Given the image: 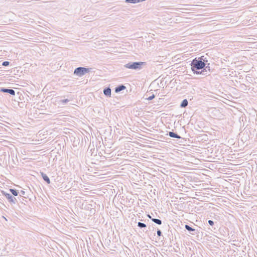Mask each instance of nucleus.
Segmentation results:
<instances>
[{"instance_id": "nucleus-20", "label": "nucleus", "mask_w": 257, "mask_h": 257, "mask_svg": "<svg viewBox=\"0 0 257 257\" xmlns=\"http://www.w3.org/2000/svg\"><path fill=\"white\" fill-rule=\"evenodd\" d=\"M155 95L154 94H153L151 96H149L147 99L148 100H152V99H153L155 98Z\"/></svg>"}, {"instance_id": "nucleus-5", "label": "nucleus", "mask_w": 257, "mask_h": 257, "mask_svg": "<svg viewBox=\"0 0 257 257\" xmlns=\"http://www.w3.org/2000/svg\"><path fill=\"white\" fill-rule=\"evenodd\" d=\"M207 60L205 58V66L202 69V71H200L201 74L204 76L209 75L211 72L210 67L209 66V63H207Z\"/></svg>"}, {"instance_id": "nucleus-24", "label": "nucleus", "mask_w": 257, "mask_h": 257, "mask_svg": "<svg viewBox=\"0 0 257 257\" xmlns=\"http://www.w3.org/2000/svg\"><path fill=\"white\" fill-rule=\"evenodd\" d=\"M147 216L152 220V219H153V218L152 217V216L150 215V214H148L147 215Z\"/></svg>"}, {"instance_id": "nucleus-17", "label": "nucleus", "mask_w": 257, "mask_h": 257, "mask_svg": "<svg viewBox=\"0 0 257 257\" xmlns=\"http://www.w3.org/2000/svg\"><path fill=\"white\" fill-rule=\"evenodd\" d=\"M125 2L131 4H137L139 3L138 0H125Z\"/></svg>"}, {"instance_id": "nucleus-21", "label": "nucleus", "mask_w": 257, "mask_h": 257, "mask_svg": "<svg viewBox=\"0 0 257 257\" xmlns=\"http://www.w3.org/2000/svg\"><path fill=\"white\" fill-rule=\"evenodd\" d=\"M208 224H209L210 226H213V225L214 224V221H212V220H209L208 221Z\"/></svg>"}, {"instance_id": "nucleus-9", "label": "nucleus", "mask_w": 257, "mask_h": 257, "mask_svg": "<svg viewBox=\"0 0 257 257\" xmlns=\"http://www.w3.org/2000/svg\"><path fill=\"white\" fill-rule=\"evenodd\" d=\"M103 94L106 97H110L111 96V89L109 87H105L103 89Z\"/></svg>"}, {"instance_id": "nucleus-6", "label": "nucleus", "mask_w": 257, "mask_h": 257, "mask_svg": "<svg viewBox=\"0 0 257 257\" xmlns=\"http://www.w3.org/2000/svg\"><path fill=\"white\" fill-rule=\"evenodd\" d=\"M185 228L186 230H187L190 232V233H191L192 235H196L198 233V231L197 230L190 227L188 224L185 225Z\"/></svg>"}, {"instance_id": "nucleus-16", "label": "nucleus", "mask_w": 257, "mask_h": 257, "mask_svg": "<svg viewBox=\"0 0 257 257\" xmlns=\"http://www.w3.org/2000/svg\"><path fill=\"white\" fill-rule=\"evenodd\" d=\"M138 226L139 227L141 228H142L146 227L147 225H146V224H145L144 223H142V222H139L138 223Z\"/></svg>"}, {"instance_id": "nucleus-15", "label": "nucleus", "mask_w": 257, "mask_h": 257, "mask_svg": "<svg viewBox=\"0 0 257 257\" xmlns=\"http://www.w3.org/2000/svg\"><path fill=\"white\" fill-rule=\"evenodd\" d=\"M152 220L154 223H155L158 225H161L162 224V221H161V220H160L159 219L153 218V219H152Z\"/></svg>"}, {"instance_id": "nucleus-23", "label": "nucleus", "mask_w": 257, "mask_h": 257, "mask_svg": "<svg viewBox=\"0 0 257 257\" xmlns=\"http://www.w3.org/2000/svg\"><path fill=\"white\" fill-rule=\"evenodd\" d=\"M25 195V191L24 190H21L20 192V196H24Z\"/></svg>"}, {"instance_id": "nucleus-12", "label": "nucleus", "mask_w": 257, "mask_h": 257, "mask_svg": "<svg viewBox=\"0 0 257 257\" xmlns=\"http://www.w3.org/2000/svg\"><path fill=\"white\" fill-rule=\"evenodd\" d=\"M167 135H168L169 137L171 138H176V139H180L181 137L179 136L177 133L173 132H169L167 134Z\"/></svg>"}, {"instance_id": "nucleus-2", "label": "nucleus", "mask_w": 257, "mask_h": 257, "mask_svg": "<svg viewBox=\"0 0 257 257\" xmlns=\"http://www.w3.org/2000/svg\"><path fill=\"white\" fill-rule=\"evenodd\" d=\"M145 62H129L124 65L125 68L133 69V70H141L143 68V66L146 65Z\"/></svg>"}, {"instance_id": "nucleus-4", "label": "nucleus", "mask_w": 257, "mask_h": 257, "mask_svg": "<svg viewBox=\"0 0 257 257\" xmlns=\"http://www.w3.org/2000/svg\"><path fill=\"white\" fill-rule=\"evenodd\" d=\"M2 193L11 204H15L17 203V200L16 198L13 196L11 194L7 193L4 191H2Z\"/></svg>"}, {"instance_id": "nucleus-1", "label": "nucleus", "mask_w": 257, "mask_h": 257, "mask_svg": "<svg viewBox=\"0 0 257 257\" xmlns=\"http://www.w3.org/2000/svg\"><path fill=\"white\" fill-rule=\"evenodd\" d=\"M191 69L194 74L197 75L201 74L200 71L205 66V58L204 56L199 58H195L191 61Z\"/></svg>"}, {"instance_id": "nucleus-10", "label": "nucleus", "mask_w": 257, "mask_h": 257, "mask_svg": "<svg viewBox=\"0 0 257 257\" xmlns=\"http://www.w3.org/2000/svg\"><path fill=\"white\" fill-rule=\"evenodd\" d=\"M125 88L126 87L124 85H119L115 88V92L116 93H118L121 91L124 90Z\"/></svg>"}, {"instance_id": "nucleus-22", "label": "nucleus", "mask_w": 257, "mask_h": 257, "mask_svg": "<svg viewBox=\"0 0 257 257\" xmlns=\"http://www.w3.org/2000/svg\"><path fill=\"white\" fill-rule=\"evenodd\" d=\"M157 235L159 236H160L162 235V232L161 231V230L158 229H157Z\"/></svg>"}, {"instance_id": "nucleus-19", "label": "nucleus", "mask_w": 257, "mask_h": 257, "mask_svg": "<svg viewBox=\"0 0 257 257\" xmlns=\"http://www.w3.org/2000/svg\"><path fill=\"white\" fill-rule=\"evenodd\" d=\"M9 64H10V62L7 61H4L2 63V66H7L9 65Z\"/></svg>"}, {"instance_id": "nucleus-18", "label": "nucleus", "mask_w": 257, "mask_h": 257, "mask_svg": "<svg viewBox=\"0 0 257 257\" xmlns=\"http://www.w3.org/2000/svg\"><path fill=\"white\" fill-rule=\"evenodd\" d=\"M69 101H70V100L68 99H62V100H60V102H61L62 104H65L66 103L68 102Z\"/></svg>"}, {"instance_id": "nucleus-7", "label": "nucleus", "mask_w": 257, "mask_h": 257, "mask_svg": "<svg viewBox=\"0 0 257 257\" xmlns=\"http://www.w3.org/2000/svg\"><path fill=\"white\" fill-rule=\"evenodd\" d=\"M0 91L4 92V93H9L12 95H15V91L14 89H9V88L3 87V88H1Z\"/></svg>"}, {"instance_id": "nucleus-3", "label": "nucleus", "mask_w": 257, "mask_h": 257, "mask_svg": "<svg viewBox=\"0 0 257 257\" xmlns=\"http://www.w3.org/2000/svg\"><path fill=\"white\" fill-rule=\"evenodd\" d=\"M91 70V68L79 67L75 69L74 71V74L77 76L81 77L85 74L89 73Z\"/></svg>"}, {"instance_id": "nucleus-13", "label": "nucleus", "mask_w": 257, "mask_h": 257, "mask_svg": "<svg viewBox=\"0 0 257 257\" xmlns=\"http://www.w3.org/2000/svg\"><path fill=\"white\" fill-rule=\"evenodd\" d=\"M188 104V101L187 99H184L183 100V101L181 102L180 104V107L182 108H184L186 107Z\"/></svg>"}, {"instance_id": "nucleus-11", "label": "nucleus", "mask_w": 257, "mask_h": 257, "mask_svg": "<svg viewBox=\"0 0 257 257\" xmlns=\"http://www.w3.org/2000/svg\"><path fill=\"white\" fill-rule=\"evenodd\" d=\"M41 175L43 180L47 182V184H50L51 181L48 176L43 172H41Z\"/></svg>"}, {"instance_id": "nucleus-8", "label": "nucleus", "mask_w": 257, "mask_h": 257, "mask_svg": "<svg viewBox=\"0 0 257 257\" xmlns=\"http://www.w3.org/2000/svg\"><path fill=\"white\" fill-rule=\"evenodd\" d=\"M144 255V257H156L154 252L149 249L145 250Z\"/></svg>"}, {"instance_id": "nucleus-14", "label": "nucleus", "mask_w": 257, "mask_h": 257, "mask_svg": "<svg viewBox=\"0 0 257 257\" xmlns=\"http://www.w3.org/2000/svg\"><path fill=\"white\" fill-rule=\"evenodd\" d=\"M10 192L15 196H17L18 195V191L15 189H10Z\"/></svg>"}]
</instances>
